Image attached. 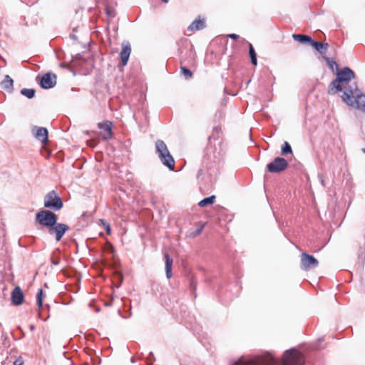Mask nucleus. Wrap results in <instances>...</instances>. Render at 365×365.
<instances>
[{"label": "nucleus", "instance_id": "obj_17", "mask_svg": "<svg viewBox=\"0 0 365 365\" xmlns=\"http://www.w3.org/2000/svg\"><path fill=\"white\" fill-rule=\"evenodd\" d=\"M165 259L166 277L170 279L172 277L173 259L167 253L165 254Z\"/></svg>", "mask_w": 365, "mask_h": 365}, {"label": "nucleus", "instance_id": "obj_34", "mask_svg": "<svg viewBox=\"0 0 365 365\" xmlns=\"http://www.w3.org/2000/svg\"><path fill=\"white\" fill-rule=\"evenodd\" d=\"M14 365H21V363H20L18 360H16V361L14 362Z\"/></svg>", "mask_w": 365, "mask_h": 365}, {"label": "nucleus", "instance_id": "obj_30", "mask_svg": "<svg viewBox=\"0 0 365 365\" xmlns=\"http://www.w3.org/2000/svg\"><path fill=\"white\" fill-rule=\"evenodd\" d=\"M38 317L41 319H43V321H46L48 318V316L46 318H43V316H42V314L41 312H38Z\"/></svg>", "mask_w": 365, "mask_h": 365}, {"label": "nucleus", "instance_id": "obj_18", "mask_svg": "<svg viewBox=\"0 0 365 365\" xmlns=\"http://www.w3.org/2000/svg\"><path fill=\"white\" fill-rule=\"evenodd\" d=\"M311 45L321 54L325 53L329 47L328 43H323L315 41H312Z\"/></svg>", "mask_w": 365, "mask_h": 365}, {"label": "nucleus", "instance_id": "obj_3", "mask_svg": "<svg viewBox=\"0 0 365 365\" xmlns=\"http://www.w3.org/2000/svg\"><path fill=\"white\" fill-rule=\"evenodd\" d=\"M155 153L158 156L162 164L166 166L169 170H173L175 168V160L170 154L167 145L162 140H158L155 142Z\"/></svg>", "mask_w": 365, "mask_h": 365}, {"label": "nucleus", "instance_id": "obj_31", "mask_svg": "<svg viewBox=\"0 0 365 365\" xmlns=\"http://www.w3.org/2000/svg\"><path fill=\"white\" fill-rule=\"evenodd\" d=\"M29 329H30L31 331H34V330L35 329V326H34V324H31V325L29 326Z\"/></svg>", "mask_w": 365, "mask_h": 365}, {"label": "nucleus", "instance_id": "obj_15", "mask_svg": "<svg viewBox=\"0 0 365 365\" xmlns=\"http://www.w3.org/2000/svg\"><path fill=\"white\" fill-rule=\"evenodd\" d=\"M204 27L205 21L203 19H196L187 27V31H195L202 29Z\"/></svg>", "mask_w": 365, "mask_h": 365}, {"label": "nucleus", "instance_id": "obj_28", "mask_svg": "<svg viewBox=\"0 0 365 365\" xmlns=\"http://www.w3.org/2000/svg\"><path fill=\"white\" fill-rule=\"evenodd\" d=\"M106 14L109 17L113 18L115 16L114 11L108 8L106 9Z\"/></svg>", "mask_w": 365, "mask_h": 365}, {"label": "nucleus", "instance_id": "obj_22", "mask_svg": "<svg viewBox=\"0 0 365 365\" xmlns=\"http://www.w3.org/2000/svg\"><path fill=\"white\" fill-rule=\"evenodd\" d=\"M21 93L27 97L28 98H32L35 95V90L32 88H23L21 90Z\"/></svg>", "mask_w": 365, "mask_h": 365}, {"label": "nucleus", "instance_id": "obj_10", "mask_svg": "<svg viewBox=\"0 0 365 365\" xmlns=\"http://www.w3.org/2000/svg\"><path fill=\"white\" fill-rule=\"evenodd\" d=\"M112 126L113 124L109 120H106L101 123H98V127L99 129L103 130L102 138L104 140H108L112 138L113 133H112Z\"/></svg>", "mask_w": 365, "mask_h": 365}, {"label": "nucleus", "instance_id": "obj_21", "mask_svg": "<svg viewBox=\"0 0 365 365\" xmlns=\"http://www.w3.org/2000/svg\"><path fill=\"white\" fill-rule=\"evenodd\" d=\"M249 54L251 58L252 63L253 65L256 66L257 64L256 53H255V49L251 43H250V46H249Z\"/></svg>", "mask_w": 365, "mask_h": 365}, {"label": "nucleus", "instance_id": "obj_7", "mask_svg": "<svg viewBox=\"0 0 365 365\" xmlns=\"http://www.w3.org/2000/svg\"><path fill=\"white\" fill-rule=\"evenodd\" d=\"M288 166L287 160L283 158L277 157L272 162L267 164V168L269 173H277L284 170Z\"/></svg>", "mask_w": 365, "mask_h": 365}, {"label": "nucleus", "instance_id": "obj_6", "mask_svg": "<svg viewBox=\"0 0 365 365\" xmlns=\"http://www.w3.org/2000/svg\"><path fill=\"white\" fill-rule=\"evenodd\" d=\"M36 219L40 225L46 226L49 229L57 221V216L48 210H41L36 214Z\"/></svg>", "mask_w": 365, "mask_h": 365}, {"label": "nucleus", "instance_id": "obj_25", "mask_svg": "<svg viewBox=\"0 0 365 365\" xmlns=\"http://www.w3.org/2000/svg\"><path fill=\"white\" fill-rule=\"evenodd\" d=\"M181 73L185 76L186 78H190L192 76L191 71L185 67H181Z\"/></svg>", "mask_w": 365, "mask_h": 365}, {"label": "nucleus", "instance_id": "obj_9", "mask_svg": "<svg viewBox=\"0 0 365 365\" xmlns=\"http://www.w3.org/2000/svg\"><path fill=\"white\" fill-rule=\"evenodd\" d=\"M318 260L312 255L303 252L301 255V264L304 270H309L318 266Z\"/></svg>", "mask_w": 365, "mask_h": 365}, {"label": "nucleus", "instance_id": "obj_16", "mask_svg": "<svg viewBox=\"0 0 365 365\" xmlns=\"http://www.w3.org/2000/svg\"><path fill=\"white\" fill-rule=\"evenodd\" d=\"M1 86L5 90L11 91L14 86L13 79L9 75H6L4 80L1 83Z\"/></svg>", "mask_w": 365, "mask_h": 365}, {"label": "nucleus", "instance_id": "obj_35", "mask_svg": "<svg viewBox=\"0 0 365 365\" xmlns=\"http://www.w3.org/2000/svg\"><path fill=\"white\" fill-rule=\"evenodd\" d=\"M201 173H202V170H199V171H198V174H197V177H198V178H199L200 175L201 174Z\"/></svg>", "mask_w": 365, "mask_h": 365}, {"label": "nucleus", "instance_id": "obj_2", "mask_svg": "<svg viewBox=\"0 0 365 365\" xmlns=\"http://www.w3.org/2000/svg\"><path fill=\"white\" fill-rule=\"evenodd\" d=\"M355 75L352 70L345 67L339 70L336 73V78L330 83L329 86V93L334 94L339 91L347 88L344 84L348 83L351 79L354 78Z\"/></svg>", "mask_w": 365, "mask_h": 365}, {"label": "nucleus", "instance_id": "obj_12", "mask_svg": "<svg viewBox=\"0 0 365 365\" xmlns=\"http://www.w3.org/2000/svg\"><path fill=\"white\" fill-rule=\"evenodd\" d=\"M130 53L131 47L130 43L128 42H123L122 43V50L120 53L123 66H125L128 63Z\"/></svg>", "mask_w": 365, "mask_h": 365}, {"label": "nucleus", "instance_id": "obj_36", "mask_svg": "<svg viewBox=\"0 0 365 365\" xmlns=\"http://www.w3.org/2000/svg\"><path fill=\"white\" fill-rule=\"evenodd\" d=\"M163 2L167 3L168 0H162Z\"/></svg>", "mask_w": 365, "mask_h": 365}, {"label": "nucleus", "instance_id": "obj_8", "mask_svg": "<svg viewBox=\"0 0 365 365\" xmlns=\"http://www.w3.org/2000/svg\"><path fill=\"white\" fill-rule=\"evenodd\" d=\"M69 229V227L66 224L56 223L48 229V233L51 235H54L56 241H60L65 234V232Z\"/></svg>", "mask_w": 365, "mask_h": 365}, {"label": "nucleus", "instance_id": "obj_13", "mask_svg": "<svg viewBox=\"0 0 365 365\" xmlns=\"http://www.w3.org/2000/svg\"><path fill=\"white\" fill-rule=\"evenodd\" d=\"M11 301L15 305H20L24 301V294L19 287H16L11 292Z\"/></svg>", "mask_w": 365, "mask_h": 365}, {"label": "nucleus", "instance_id": "obj_11", "mask_svg": "<svg viewBox=\"0 0 365 365\" xmlns=\"http://www.w3.org/2000/svg\"><path fill=\"white\" fill-rule=\"evenodd\" d=\"M56 83V76L47 73L44 74L40 79V85L43 88H51Z\"/></svg>", "mask_w": 365, "mask_h": 365}, {"label": "nucleus", "instance_id": "obj_23", "mask_svg": "<svg viewBox=\"0 0 365 365\" xmlns=\"http://www.w3.org/2000/svg\"><path fill=\"white\" fill-rule=\"evenodd\" d=\"M282 155H285L288 153H292L291 145L287 142H284L281 150Z\"/></svg>", "mask_w": 365, "mask_h": 365}, {"label": "nucleus", "instance_id": "obj_4", "mask_svg": "<svg viewBox=\"0 0 365 365\" xmlns=\"http://www.w3.org/2000/svg\"><path fill=\"white\" fill-rule=\"evenodd\" d=\"M304 362L303 355L295 349L287 350L284 354L283 365H303Z\"/></svg>", "mask_w": 365, "mask_h": 365}, {"label": "nucleus", "instance_id": "obj_5", "mask_svg": "<svg viewBox=\"0 0 365 365\" xmlns=\"http://www.w3.org/2000/svg\"><path fill=\"white\" fill-rule=\"evenodd\" d=\"M44 207L57 211L63 207V202L56 192L53 190L44 197Z\"/></svg>", "mask_w": 365, "mask_h": 365}, {"label": "nucleus", "instance_id": "obj_27", "mask_svg": "<svg viewBox=\"0 0 365 365\" xmlns=\"http://www.w3.org/2000/svg\"><path fill=\"white\" fill-rule=\"evenodd\" d=\"M326 60H327V63L329 66L330 68H331L332 70H334V66H336V68L338 67L337 63L334 61H333L329 58H326Z\"/></svg>", "mask_w": 365, "mask_h": 365}, {"label": "nucleus", "instance_id": "obj_33", "mask_svg": "<svg viewBox=\"0 0 365 365\" xmlns=\"http://www.w3.org/2000/svg\"><path fill=\"white\" fill-rule=\"evenodd\" d=\"M52 263H53V264H55V265H57V264H58L59 261H58V260H53V261H52Z\"/></svg>", "mask_w": 365, "mask_h": 365}, {"label": "nucleus", "instance_id": "obj_24", "mask_svg": "<svg viewBox=\"0 0 365 365\" xmlns=\"http://www.w3.org/2000/svg\"><path fill=\"white\" fill-rule=\"evenodd\" d=\"M37 305L38 308L42 307L43 306V291L42 289H38L37 296H36Z\"/></svg>", "mask_w": 365, "mask_h": 365}, {"label": "nucleus", "instance_id": "obj_20", "mask_svg": "<svg viewBox=\"0 0 365 365\" xmlns=\"http://www.w3.org/2000/svg\"><path fill=\"white\" fill-rule=\"evenodd\" d=\"M215 196L212 195L208 197H205L199 202L198 205L200 207H205L207 205H212L215 202Z\"/></svg>", "mask_w": 365, "mask_h": 365}, {"label": "nucleus", "instance_id": "obj_14", "mask_svg": "<svg viewBox=\"0 0 365 365\" xmlns=\"http://www.w3.org/2000/svg\"><path fill=\"white\" fill-rule=\"evenodd\" d=\"M34 135L37 140L43 143H46L48 140V130L45 128H36Z\"/></svg>", "mask_w": 365, "mask_h": 365}, {"label": "nucleus", "instance_id": "obj_19", "mask_svg": "<svg viewBox=\"0 0 365 365\" xmlns=\"http://www.w3.org/2000/svg\"><path fill=\"white\" fill-rule=\"evenodd\" d=\"M292 37L295 41H297L302 43H309L310 44H312V41H313V40L307 35L293 34Z\"/></svg>", "mask_w": 365, "mask_h": 365}, {"label": "nucleus", "instance_id": "obj_26", "mask_svg": "<svg viewBox=\"0 0 365 365\" xmlns=\"http://www.w3.org/2000/svg\"><path fill=\"white\" fill-rule=\"evenodd\" d=\"M102 225L105 227L106 230V232L108 235H110L111 233V230H110V225L106 222L105 220H100Z\"/></svg>", "mask_w": 365, "mask_h": 365}, {"label": "nucleus", "instance_id": "obj_32", "mask_svg": "<svg viewBox=\"0 0 365 365\" xmlns=\"http://www.w3.org/2000/svg\"><path fill=\"white\" fill-rule=\"evenodd\" d=\"M203 228H204L203 225L200 228H199L197 230V234H200L202 232V230H203Z\"/></svg>", "mask_w": 365, "mask_h": 365}, {"label": "nucleus", "instance_id": "obj_29", "mask_svg": "<svg viewBox=\"0 0 365 365\" xmlns=\"http://www.w3.org/2000/svg\"><path fill=\"white\" fill-rule=\"evenodd\" d=\"M228 37L230 38L236 40V39H237L239 38V36L235 34H231L228 35Z\"/></svg>", "mask_w": 365, "mask_h": 365}, {"label": "nucleus", "instance_id": "obj_1", "mask_svg": "<svg viewBox=\"0 0 365 365\" xmlns=\"http://www.w3.org/2000/svg\"><path fill=\"white\" fill-rule=\"evenodd\" d=\"M341 97L349 106L365 113V95L361 93L356 85L346 88Z\"/></svg>", "mask_w": 365, "mask_h": 365}]
</instances>
